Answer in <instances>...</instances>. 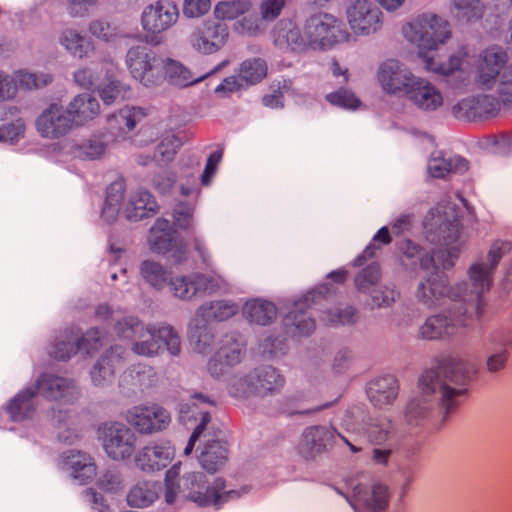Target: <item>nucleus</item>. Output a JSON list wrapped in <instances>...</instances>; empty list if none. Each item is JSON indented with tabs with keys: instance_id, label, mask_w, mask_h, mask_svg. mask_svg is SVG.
<instances>
[{
	"instance_id": "nucleus-1",
	"label": "nucleus",
	"mask_w": 512,
	"mask_h": 512,
	"mask_svg": "<svg viewBox=\"0 0 512 512\" xmlns=\"http://www.w3.org/2000/svg\"><path fill=\"white\" fill-rule=\"evenodd\" d=\"M424 227L429 233H437L442 237L445 250H439L429 256L423 254L422 249L411 240H403L399 244L402 254V262L406 265H416L429 273L425 282L418 286L416 297L418 301L428 308L442 304L445 298L456 299L460 295L452 289H448L447 281L439 273L440 269H449L454 265L459 253L464 246L460 240L461 224L455 216L453 206H441L430 210L424 220Z\"/></svg>"
},
{
	"instance_id": "nucleus-2",
	"label": "nucleus",
	"mask_w": 512,
	"mask_h": 512,
	"mask_svg": "<svg viewBox=\"0 0 512 512\" xmlns=\"http://www.w3.org/2000/svg\"><path fill=\"white\" fill-rule=\"evenodd\" d=\"M405 37L415 43L419 55L429 71L449 75L461 69L469 56L467 47H462L457 54L452 55L447 62H439L431 52L451 38L452 32L447 20L433 13H423L403 27Z\"/></svg>"
},
{
	"instance_id": "nucleus-3",
	"label": "nucleus",
	"mask_w": 512,
	"mask_h": 512,
	"mask_svg": "<svg viewBox=\"0 0 512 512\" xmlns=\"http://www.w3.org/2000/svg\"><path fill=\"white\" fill-rule=\"evenodd\" d=\"M475 373V365L462 359L449 358L438 370H429L422 375L421 389L424 394L438 393L442 407L449 414L460 404L459 398L466 393L463 386Z\"/></svg>"
},
{
	"instance_id": "nucleus-4",
	"label": "nucleus",
	"mask_w": 512,
	"mask_h": 512,
	"mask_svg": "<svg viewBox=\"0 0 512 512\" xmlns=\"http://www.w3.org/2000/svg\"><path fill=\"white\" fill-rule=\"evenodd\" d=\"M115 331L120 338L132 340V350L139 355H157L161 342L172 355H178L181 351L180 337L170 325L144 326L134 317H125L118 321Z\"/></svg>"
},
{
	"instance_id": "nucleus-5",
	"label": "nucleus",
	"mask_w": 512,
	"mask_h": 512,
	"mask_svg": "<svg viewBox=\"0 0 512 512\" xmlns=\"http://www.w3.org/2000/svg\"><path fill=\"white\" fill-rule=\"evenodd\" d=\"M126 64L131 75L146 87L158 86L164 80L163 59L146 46L130 48L126 56Z\"/></svg>"
},
{
	"instance_id": "nucleus-6",
	"label": "nucleus",
	"mask_w": 512,
	"mask_h": 512,
	"mask_svg": "<svg viewBox=\"0 0 512 512\" xmlns=\"http://www.w3.org/2000/svg\"><path fill=\"white\" fill-rule=\"evenodd\" d=\"M506 250H508L507 243L500 241L493 243L487 254V263H475L469 269V278L473 286L469 300L477 302L478 317L483 314L482 306L484 303L481 296L490 290L493 272Z\"/></svg>"
},
{
	"instance_id": "nucleus-7",
	"label": "nucleus",
	"mask_w": 512,
	"mask_h": 512,
	"mask_svg": "<svg viewBox=\"0 0 512 512\" xmlns=\"http://www.w3.org/2000/svg\"><path fill=\"white\" fill-rule=\"evenodd\" d=\"M205 482V475L201 472H193L183 479V487L188 490L186 497L199 506H220L229 499L237 498L240 493L236 490L224 491L225 480L217 478L213 485L203 493L199 489Z\"/></svg>"
},
{
	"instance_id": "nucleus-8",
	"label": "nucleus",
	"mask_w": 512,
	"mask_h": 512,
	"mask_svg": "<svg viewBox=\"0 0 512 512\" xmlns=\"http://www.w3.org/2000/svg\"><path fill=\"white\" fill-rule=\"evenodd\" d=\"M98 431L105 452L112 459L124 460L134 453L137 436L125 424L118 422L104 423Z\"/></svg>"
},
{
	"instance_id": "nucleus-9",
	"label": "nucleus",
	"mask_w": 512,
	"mask_h": 512,
	"mask_svg": "<svg viewBox=\"0 0 512 512\" xmlns=\"http://www.w3.org/2000/svg\"><path fill=\"white\" fill-rule=\"evenodd\" d=\"M126 420L138 433L150 435L167 429L171 415L156 403L141 404L127 411Z\"/></svg>"
},
{
	"instance_id": "nucleus-10",
	"label": "nucleus",
	"mask_w": 512,
	"mask_h": 512,
	"mask_svg": "<svg viewBox=\"0 0 512 512\" xmlns=\"http://www.w3.org/2000/svg\"><path fill=\"white\" fill-rule=\"evenodd\" d=\"M507 52L499 46H491L480 52L475 63L476 82L483 90H490L495 80L507 67Z\"/></svg>"
},
{
	"instance_id": "nucleus-11",
	"label": "nucleus",
	"mask_w": 512,
	"mask_h": 512,
	"mask_svg": "<svg viewBox=\"0 0 512 512\" xmlns=\"http://www.w3.org/2000/svg\"><path fill=\"white\" fill-rule=\"evenodd\" d=\"M340 22L331 14L320 13L311 16L304 28V37L313 47H330L341 35Z\"/></svg>"
},
{
	"instance_id": "nucleus-12",
	"label": "nucleus",
	"mask_w": 512,
	"mask_h": 512,
	"mask_svg": "<svg viewBox=\"0 0 512 512\" xmlns=\"http://www.w3.org/2000/svg\"><path fill=\"white\" fill-rule=\"evenodd\" d=\"M416 76L401 62L389 59L377 72V79L384 92L390 95H405Z\"/></svg>"
},
{
	"instance_id": "nucleus-13",
	"label": "nucleus",
	"mask_w": 512,
	"mask_h": 512,
	"mask_svg": "<svg viewBox=\"0 0 512 512\" xmlns=\"http://www.w3.org/2000/svg\"><path fill=\"white\" fill-rule=\"evenodd\" d=\"M381 10L368 0H356L347 10L348 23L356 34L369 35L383 24Z\"/></svg>"
},
{
	"instance_id": "nucleus-14",
	"label": "nucleus",
	"mask_w": 512,
	"mask_h": 512,
	"mask_svg": "<svg viewBox=\"0 0 512 512\" xmlns=\"http://www.w3.org/2000/svg\"><path fill=\"white\" fill-rule=\"evenodd\" d=\"M149 244L151 249L157 253L173 252L172 257L177 263H182L187 259L186 247L182 242L177 241L176 232L167 220L156 221L150 229Z\"/></svg>"
},
{
	"instance_id": "nucleus-15",
	"label": "nucleus",
	"mask_w": 512,
	"mask_h": 512,
	"mask_svg": "<svg viewBox=\"0 0 512 512\" xmlns=\"http://www.w3.org/2000/svg\"><path fill=\"white\" fill-rule=\"evenodd\" d=\"M228 36L226 24L206 21L193 31L190 43L197 51L209 54L218 51L226 43Z\"/></svg>"
},
{
	"instance_id": "nucleus-16",
	"label": "nucleus",
	"mask_w": 512,
	"mask_h": 512,
	"mask_svg": "<svg viewBox=\"0 0 512 512\" xmlns=\"http://www.w3.org/2000/svg\"><path fill=\"white\" fill-rule=\"evenodd\" d=\"M179 17L177 6L168 0H160L145 8L142 26L145 31L156 34L169 29Z\"/></svg>"
},
{
	"instance_id": "nucleus-17",
	"label": "nucleus",
	"mask_w": 512,
	"mask_h": 512,
	"mask_svg": "<svg viewBox=\"0 0 512 512\" xmlns=\"http://www.w3.org/2000/svg\"><path fill=\"white\" fill-rule=\"evenodd\" d=\"M500 104L491 95H478L465 98L453 106V115L458 119L476 121L495 116Z\"/></svg>"
},
{
	"instance_id": "nucleus-18",
	"label": "nucleus",
	"mask_w": 512,
	"mask_h": 512,
	"mask_svg": "<svg viewBox=\"0 0 512 512\" xmlns=\"http://www.w3.org/2000/svg\"><path fill=\"white\" fill-rule=\"evenodd\" d=\"M71 119L58 104H51L36 120V129L42 137L57 139L66 135L72 128Z\"/></svg>"
},
{
	"instance_id": "nucleus-19",
	"label": "nucleus",
	"mask_w": 512,
	"mask_h": 512,
	"mask_svg": "<svg viewBox=\"0 0 512 512\" xmlns=\"http://www.w3.org/2000/svg\"><path fill=\"white\" fill-rule=\"evenodd\" d=\"M174 455L169 443H150L136 455L137 466L143 471H158L167 467Z\"/></svg>"
},
{
	"instance_id": "nucleus-20",
	"label": "nucleus",
	"mask_w": 512,
	"mask_h": 512,
	"mask_svg": "<svg viewBox=\"0 0 512 512\" xmlns=\"http://www.w3.org/2000/svg\"><path fill=\"white\" fill-rule=\"evenodd\" d=\"M244 345L234 336L226 335L221 340V346L215 356L209 361L208 369L211 375L219 376L225 367L233 366L241 361Z\"/></svg>"
},
{
	"instance_id": "nucleus-21",
	"label": "nucleus",
	"mask_w": 512,
	"mask_h": 512,
	"mask_svg": "<svg viewBox=\"0 0 512 512\" xmlns=\"http://www.w3.org/2000/svg\"><path fill=\"white\" fill-rule=\"evenodd\" d=\"M406 97L418 108L432 111L443 104V96L440 90L428 80L416 77L407 90Z\"/></svg>"
},
{
	"instance_id": "nucleus-22",
	"label": "nucleus",
	"mask_w": 512,
	"mask_h": 512,
	"mask_svg": "<svg viewBox=\"0 0 512 512\" xmlns=\"http://www.w3.org/2000/svg\"><path fill=\"white\" fill-rule=\"evenodd\" d=\"M66 114L73 125H84L96 118L100 112L98 100L90 94L77 95L69 104Z\"/></svg>"
},
{
	"instance_id": "nucleus-23",
	"label": "nucleus",
	"mask_w": 512,
	"mask_h": 512,
	"mask_svg": "<svg viewBox=\"0 0 512 512\" xmlns=\"http://www.w3.org/2000/svg\"><path fill=\"white\" fill-rule=\"evenodd\" d=\"M125 350L121 346H113L101 357L91 371L92 381L95 385H104L110 382L114 376L115 369L120 365Z\"/></svg>"
},
{
	"instance_id": "nucleus-24",
	"label": "nucleus",
	"mask_w": 512,
	"mask_h": 512,
	"mask_svg": "<svg viewBox=\"0 0 512 512\" xmlns=\"http://www.w3.org/2000/svg\"><path fill=\"white\" fill-rule=\"evenodd\" d=\"M467 325L464 321L448 319L443 315L429 317L420 327L422 338L428 340L441 339L457 333L459 326Z\"/></svg>"
},
{
	"instance_id": "nucleus-25",
	"label": "nucleus",
	"mask_w": 512,
	"mask_h": 512,
	"mask_svg": "<svg viewBox=\"0 0 512 512\" xmlns=\"http://www.w3.org/2000/svg\"><path fill=\"white\" fill-rule=\"evenodd\" d=\"M37 391L31 386L19 392L7 405V413L13 421L30 419L36 412L38 401Z\"/></svg>"
},
{
	"instance_id": "nucleus-26",
	"label": "nucleus",
	"mask_w": 512,
	"mask_h": 512,
	"mask_svg": "<svg viewBox=\"0 0 512 512\" xmlns=\"http://www.w3.org/2000/svg\"><path fill=\"white\" fill-rule=\"evenodd\" d=\"M398 382L394 376L387 375L370 382L368 396L371 402L378 407L391 404L398 395Z\"/></svg>"
},
{
	"instance_id": "nucleus-27",
	"label": "nucleus",
	"mask_w": 512,
	"mask_h": 512,
	"mask_svg": "<svg viewBox=\"0 0 512 512\" xmlns=\"http://www.w3.org/2000/svg\"><path fill=\"white\" fill-rule=\"evenodd\" d=\"M157 202L148 191H138L129 200L125 207V214L129 220H141L154 214Z\"/></svg>"
},
{
	"instance_id": "nucleus-28",
	"label": "nucleus",
	"mask_w": 512,
	"mask_h": 512,
	"mask_svg": "<svg viewBox=\"0 0 512 512\" xmlns=\"http://www.w3.org/2000/svg\"><path fill=\"white\" fill-rule=\"evenodd\" d=\"M32 387L37 391L38 396L42 395L48 399L57 400L69 393L72 383L62 377L44 374Z\"/></svg>"
},
{
	"instance_id": "nucleus-29",
	"label": "nucleus",
	"mask_w": 512,
	"mask_h": 512,
	"mask_svg": "<svg viewBox=\"0 0 512 512\" xmlns=\"http://www.w3.org/2000/svg\"><path fill=\"white\" fill-rule=\"evenodd\" d=\"M147 113L140 107H124L108 119L109 129L119 134L132 131Z\"/></svg>"
},
{
	"instance_id": "nucleus-30",
	"label": "nucleus",
	"mask_w": 512,
	"mask_h": 512,
	"mask_svg": "<svg viewBox=\"0 0 512 512\" xmlns=\"http://www.w3.org/2000/svg\"><path fill=\"white\" fill-rule=\"evenodd\" d=\"M162 74L164 79L175 86L187 87L202 81L205 76L196 77L187 67L173 59H163Z\"/></svg>"
},
{
	"instance_id": "nucleus-31",
	"label": "nucleus",
	"mask_w": 512,
	"mask_h": 512,
	"mask_svg": "<svg viewBox=\"0 0 512 512\" xmlns=\"http://www.w3.org/2000/svg\"><path fill=\"white\" fill-rule=\"evenodd\" d=\"M227 459L226 444L218 440L207 442L199 456L201 466L209 473H215L221 469Z\"/></svg>"
},
{
	"instance_id": "nucleus-32",
	"label": "nucleus",
	"mask_w": 512,
	"mask_h": 512,
	"mask_svg": "<svg viewBox=\"0 0 512 512\" xmlns=\"http://www.w3.org/2000/svg\"><path fill=\"white\" fill-rule=\"evenodd\" d=\"M256 394L265 396L268 393L279 391L284 385V378L272 366H264L253 371Z\"/></svg>"
},
{
	"instance_id": "nucleus-33",
	"label": "nucleus",
	"mask_w": 512,
	"mask_h": 512,
	"mask_svg": "<svg viewBox=\"0 0 512 512\" xmlns=\"http://www.w3.org/2000/svg\"><path fill=\"white\" fill-rule=\"evenodd\" d=\"M67 464L72 470L73 478L79 480L81 484L92 481L97 474L96 465L92 457L86 453H72L67 456Z\"/></svg>"
},
{
	"instance_id": "nucleus-34",
	"label": "nucleus",
	"mask_w": 512,
	"mask_h": 512,
	"mask_svg": "<svg viewBox=\"0 0 512 512\" xmlns=\"http://www.w3.org/2000/svg\"><path fill=\"white\" fill-rule=\"evenodd\" d=\"M107 74L108 82L99 87V95L107 105L112 104L120 98H124L127 92L126 87L116 79L114 65L110 62H104L101 65V72Z\"/></svg>"
},
{
	"instance_id": "nucleus-35",
	"label": "nucleus",
	"mask_w": 512,
	"mask_h": 512,
	"mask_svg": "<svg viewBox=\"0 0 512 512\" xmlns=\"http://www.w3.org/2000/svg\"><path fill=\"white\" fill-rule=\"evenodd\" d=\"M243 313L251 322L267 325L276 318L277 308L269 301L251 300L244 305Z\"/></svg>"
},
{
	"instance_id": "nucleus-36",
	"label": "nucleus",
	"mask_w": 512,
	"mask_h": 512,
	"mask_svg": "<svg viewBox=\"0 0 512 512\" xmlns=\"http://www.w3.org/2000/svg\"><path fill=\"white\" fill-rule=\"evenodd\" d=\"M335 430L325 426H312L303 434V445L312 453H319L332 442Z\"/></svg>"
},
{
	"instance_id": "nucleus-37",
	"label": "nucleus",
	"mask_w": 512,
	"mask_h": 512,
	"mask_svg": "<svg viewBox=\"0 0 512 512\" xmlns=\"http://www.w3.org/2000/svg\"><path fill=\"white\" fill-rule=\"evenodd\" d=\"M310 298L305 297L294 304V309L289 313L286 320L295 326L296 332L300 335H309L315 329V321L306 317V311L310 308Z\"/></svg>"
},
{
	"instance_id": "nucleus-38",
	"label": "nucleus",
	"mask_w": 512,
	"mask_h": 512,
	"mask_svg": "<svg viewBox=\"0 0 512 512\" xmlns=\"http://www.w3.org/2000/svg\"><path fill=\"white\" fill-rule=\"evenodd\" d=\"M157 497L155 483L138 482L130 489L127 495V503L131 507L144 508L151 505Z\"/></svg>"
},
{
	"instance_id": "nucleus-39",
	"label": "nucleus",
	"mask_w": 512,
	"mask_h": 512,
	"mask_svg": "<svg viewBox=\"0 0 512 512\" xmlns=\"http://www.w3.org/2000/svg\"><path fill=\"white\" fill-rule=\"evenodd\" d=\"M238 72L240 79L247 85H255L267 76L268 66L262 58H251L240 64Z\"/></svg>"
},
{
	"instance_id": "nucleus-40",
	"label": "nucleus",
	"mask_w": 512,
	"mask_h": 512,
	"mask_svg": "<svg viewBox=\"0 0 512 512\" xmlns=\"http://www.w3.org/2000/svg\"><path fill=\"white\" fill-rule=\"evenodd\" d=\"M429 172L434 178H444L452 172H462L468 169V163L462 158L433 157L429 161Z\"/></svg>"
},
{
	"instance_id": "nucleus-41",
	"label": "nucleus",
	"mask_w": 512,
	"mask_h": 512,
	"mask_svg": "<svg viewBox=\"0 0 512 512\" xmlns=\"http://www.w3.org/2000/svg\"><path fill=\"white\" fill-rule=\"evenodd\" d=\"M358 487L355 488V495L369 511L378 512L387 508L389 502L388 488L383 484H375L369 497L360 496Z\"/></svg>"
},
{
	"instance_id": "nucleus-42",
	"label": "nucleus",
	"mask_w": 512,
	"mask_h": 512,
	"mask_svg": "<svg viewBox=\"0 0 512 512\" xmlns=\"http://www.w3.org/2000/svg\"><path fill=\"white\" fill-rule=\"evenodd\" d=\"M78 334L73 330L65 331L57 337L52 355L59 360H67L75 355L80 349L78 348Z\"/></svg>"
},
{
	"instance_id": "nucleus-43",
	"label": "nucleus",
	"mask_w": 512,
	"mask_h": 512,
	"mask_svg": "<svg viewBox=\"0 0 512 512\" xmlns=\"http://www.w3.org/2000/svg\"><path fill=\"white\" fill-rule=\"evenodd\" d=\"M237 311L236 304L228 301H217L209 306H202L198 314L206 320L224 321L234 316Z\"/></svg>"
},
{
	"instance_id": "nucleus-44",
	"label": "nucleus",
	"mask_w": 512,
	"mask_h": 512,
	"mask_svg": "<svg viewBox=\"0 0 512 512\" xmlns=\"http://www.w3.org/2000/svg\"><path fill=\"white\" fill-rule=\"evenodd\" d=\"M251 7L247 0L221 1L215 6L214 14L217 19L233 20L249 12Z\"/></svg>"
},
{
	"instance_id": "nucleus-45",
	"label": "nucleus",
	"mask_w": 512,
	"mask_h": 512,
	"mask_svg": "<svg viewBox=\"0 0 512 512\" xmlns=\"http://www.w3.org/2000/svg\"><path fill=\"white\" fill-rule=\"evenodd\" d=\"M491 90L499 104L512 107V64L502 71Z\"/></svg>"
},
{
	"instance_id": "nucleus-46",
	"label": "nucleus",
	"mask_w": 512,
	"mask_h": 512,
	"mask_svg": "<svg viewBox=\"0 0 512 512\" xmlns=\"http://www.w3.org/2000/svg\"><path fill=\"white\" fill-rule=\"evenodd\" d=\"M142 277L153 287L162 288L168 279V273L164 267L157 262L146 260L140 267Z\"/></svg>"
},
{
	"instance_id": "nucleus-47",
	"label": "nucleus",
	"mask_w": 512,
	"mask_h": 512,
	"mask_svg": "<svg viewBox=\"0 0 512 512\" xmlns=\"http://www.w3.org/2000/svg\"><path fill=\"white\" fill-rule=\"evenodd\" d=\"M61 43L79 58L87 57L89 50H92L90 42L74 30H66L61 37Z\"/></svg>"
},
{
	"instance_id": "nucleus-48",
	"label": "nucleus",
	"mask_w": 512,
	"mask_h": 512,
	"mask_svg": "<svg viewBox=\"0 0 512 512\" xmlns=\"http://www.w3.org/2000/svg\"><path fill=\"white\" fill-rule=\"evenodd\" d=\"M484 7L480 0H454L453 12L459 19L466 21L476 20L482 17Z\"/></svg>"
},
{
	"instance_id": "nucleus-49",
	"label": "nucleus",
	"mask_w": 512,
	"mask_h": 512,
	"mask_svg": "<svg viewBox=\"0 0 512 512\" xmlns=\"http://www.w3.org/2000/svg\"><path fill=\"white\" fill-rule=\"evenodd\" d=\"M14 79L21 88L32 90L47 86L52 82V76L47 73H32L27 70H18L14 74Z\"/></svg>"
},
{
	"instance_id": "nucleus-50",
	"label": "nucleus",
	"mask_w": 512,
	"mask_h": 512,
	"mask_svg": "<svg viewBox=\"0 0 512 512\" xmlns=\"http://www.w3.org/2000/svg\"><path fill=\"white\" fill-rule=\"evenodd\" d=\"M123 184L115 182L110 185L107 191L105 205L102 210V216L105 218H112L117 215L120 204L123 200Z\"/></svg>"
},
{
	"instance_id": "nucleus-51",
	"label": "nucleus",
	"mask_w": 512,
	"mask_h": 512,
	"mask_svg": "<svg viewBox=\"0 0 512 512\" xmlns=\"http://www.w3.org/2000/svg\"><path fill=\"white\" fill-rule=\"evenodd\" d=\"M106 150V143L100 137L94 136L79 145V156L98 159L106 153Z\"/></svg>"
},
{
	"instance_id": "nucleus-52",
	"label": "nucleus",
	"mask_w": 512,
	"mask_h": 512,
	"mask_svg": "<svg viewBox=\"0 0 512 512\" xmlns=\"http://www.w3.org/2000/svg\"><path fill=\"white\" fill-rule=\"evenodd\" d=\"M230 393L234 397L246 398L256 394V384L253 372L245 377L235 379L230 386Z\"/></svg>"
},
{
	"instance_id": "nucleus-53",
	"label": "nucleus",
	"mask_w": 512,
	"mask_h": 512,
	"mask_svg": "<svg viewBox=\"0 0 512 512\" xmlns=\"http://www.w3.org/2000/svg\"><path fill=\"white\" fill-rule=\"evenodd\" d=\"M380 267L373 263L363 269L355 278V284L360 291H367L380 279Z\"/></svg>"
},
{
	"instance_id": "nucleus-54",
	"label": "nucleus",
	"mask_w": 512,
	"mask_h": 512,
	"mask_svg": "<svg viewBox=\"0 0 512 512\" xmlns=\"http://www.w3.org/2000/svg\"><path fill=\"white\" fill-rule=\"evenodd\" d=\"M104 340L105 337L101 334V332L96 328H92L88 330L85 335L79 338L78 348L80 351H84L87 354H92L103 345Z\"/></svg>"
},
{
	"instance_id": "nucleus-55",
	"label": "nucleus",
	"mask_w": 512,
	"mask_h": 512,
	"mask_svg": "<svg viewBox=\"0 0 512 512\" xmlns=\"http://www.w3.org/2000/svg\"><path fill=\"white\" fill-rule=\"evenodd\" d=\"M173 293L181 299H191L197 295V288L194 279L189 277H179L171 282Z\"/></svg>"
},
{
	"instance_id": "nucleus-56",
	"label": "nucleus",
	"mask_w": 512,
	"mask_h": 512,
	"mask_svg": "<svg viewBox=\"0 0 512 512\" xmlns=\"http://www.w3.org/2000/svg\"><path fill=\"white\" fill-rule=\"evenodd\" d=\"M326 98L331 104L343 108L356 109L360 106V100L352 92L345 89L330 93Z\"/></svg>"
},
{
	"instance_id": "nucleus-57",
	"label": "nucleus",
	"mask_w": 512,
	"mask_h": 512,
	"mask_svg": "<svg viewBox=\"0 0 512 512\" xmlns=\"http://www.w3.org/2000/svg\"><path fill=\"white\" fill-rule=\"evenodd\" d=\"M194 284L198 293H213L220 289L224 284L220 276L210 277L203 274H195L193 276Z\"/></svg>"
},
{
	"instance_id": "nucleus-58",
	"label": "nucleus",
	"mask_w": 512,
	"mask_h": 512,
	"mask_svg": "<svg viewBox=\"0 0 512 512\" xmlns=\"http://www.w3.org/2000/svg\"><path fill=\"white\" fill-rule=\"evenodd\" d=\"M285 0H263L260 5L262 20L273 21L281 13Z\"/></svg>"
},
{
	"instance_id": "nucleus-59",
	"label": "nucleus",
	"mask_w": 512,
	"mask_h": 512,
	"mask_svg": "<svg viewBox=\"0 0 512 512\" xmlns=\"http://www.w3.org/2000/svg\"><path fill=\"white\" fill-rule=\"evenodd\" d=\"M178 468L173 466L166 473L165 479V500L168 504H173L180 486L176 483L178 477Z\"/></svg>"
},
{
	"instance_id": "nucleus-60",
	"label": "nucleus",
	"mask_w": 512,
	"mask_h": 512,
	"mask_svg": "<svg viewBox=\"0 0 512 512\" xmlns=\"http://www.w3.org/2000/svg\"><path fill=\"white\" fill-rule=\"evenodd\" d=\"M180 145L181 142L175 135H169L161 141L157 151L161 155L162 160L168 161L173 158Z\"/></svg>"
},
{
	"instance_id": "nucleus-61",
	"label": "nucleus",
	"mask_w": 512,
	"mask_h": 512,
	"mask_svg": "<svg viewBox=\"0 0 512 512\" xmlns=\"http://www.w3.org/2000/svg\"><path fill=\"white\" fill-rule=\"evenodd\" d=\"M210 0H185L183 12L189 17H199L210 10Z\"/></svg>"
},
{
	"instance_id": "nucleus-62",
	"label": "nucleus",
	"mask_w": 512,
	"mask_h": 512,
	"mask_svg": "<svg viewBox=\"0 0 512 512\" xmlns=\"http://www.w3.org/2000/svg\"><path fill=\"white\" fill-rule=\"evenodd\" d=\"M190 338L195 342V349L199 353H207L213 340V335L204 327L190 332Z\"/></svg>"
},
{
	"instance_id": "nucleus-63",
	"label": "nucleus",
	"mask_w": 512,
	"mask_h": 512,
	"mask_svg": "<svg viewBox=\"0 0 512 512\" xmlns=\"http://www.w3.org/2000/svg\"><path fill=\"white\" fill-rule=\"evenodd\" d=\"M355 310L347 308L343 311L327 312L323 321L327 325L348 324L354 321Z\"/></svg>"
},
{
	"instance_id": "nucleus-64",
	"label": "nucleus",
	"mask_w": 512,
	"mask_h": 512,
	"mask_svg": "<svg viewBox=\"0 0 512 512\" xmlns=\"http://www.w3.org/2000/svg\"><path fill=\"white\" fill-rule=\"evenodd\" d=\"M89 30L95 37L105 41L110 40L116 34L115 28L102 20L93 21L90 24Z\"/></svg>"
}]
</instances>
